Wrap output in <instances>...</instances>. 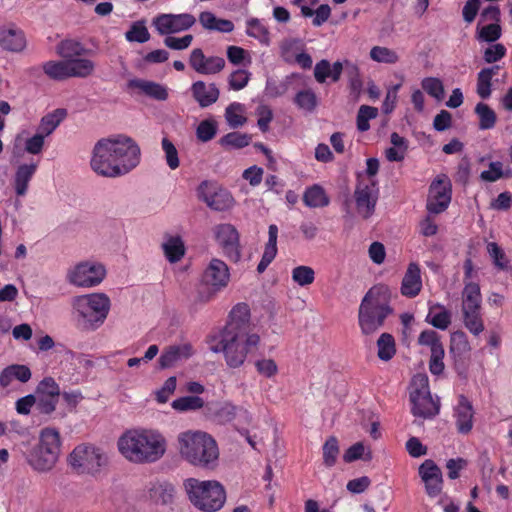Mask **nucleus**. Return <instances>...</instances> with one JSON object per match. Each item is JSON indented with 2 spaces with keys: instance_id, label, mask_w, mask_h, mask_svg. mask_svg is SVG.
<instances>
[{
  "instance_id": "obj_1",
  "label": "nucleus",
  "mask_w": 512,
  "mask_h": 512,
  "mask_svg": "<svg viewBox=\"0 0 512 512\" xmlns=\"http://www.w3.org/2000/svg\"><path fill=\"white\" fill-rule=\"evenodd\" d=\"M141 162V149L130 136L116 134L99 139L91 153L90 166L98 175L108 178L124 176Z\"/></svg>"
},
{
  "instance_id": "obj_2",
  "label": "nucleus",
  "mask_w": 512,
  "mask_h": 512,
  "mask_svg": "<svg viewBox=\"0 0 512 512\" xmlns=\"http://www.w3.org/2000/svg\"><path fill=\"white\" fill-rule=\"evenodd\" d=\"M168 441L158 429L148 427L131 428L117 440V449L129 463L136 465L153 464L167 452Z\"/></svg>"
},
{
  "instance_id": "obj_3",
  "label": "nucleus",
  "mask_w": 512,
  "mask_h": 512,
  "mask_svg": "<svg viewBox=\"0 0 512 512\" xmlns=\"http://www.w3.org/2000/svg\"><path fill=\"white\" fill-rule=\"evenodd\" d=\"M177 448L183 460L194 467L213 470L218 465L216 440L202 430H186L177 436Z\"/></svg>"
},
{
  "instance_id": "obj_4",
  "label": "nucleus",
  "mask_w": 512,
  "mask_h": 512,
  "mask_svg": "<svg viewBox=\"0 0 512 512\" xmlns=\"http://www.w3.org/2000/svg\"><path fill=\"white\" fill-rule=\"evenodd\" d=\"M111 300L103 292L78 295L71 300L72 316L76 326L83 331L101 327L110 312Z\"/></svg>"
},
{
  "instance_id": "obj_5",
  "label": "nucleus",
  "mask_w": 512,
  "mask_h": 512,
  "mask_svg": "<svg viewBox=\"0 0 512 512\" xmlns=\"http://www.w3.org/2000/svg\"><path fill=\"white\" fill-rule=\"evenodd\" d=\"M219 342L211 347L215 353L222 352L226 364L230 368L241 367L248 354L253 353L259 346L260 337L256 333L242 335L232 326H226L220 333Z\"/></svg>"
},
{
  "instance_id": "obj_6",
  "label": "nucleus",
  "mask_w": 512,
  "mask_h": 512,
  "mask_svg": "<svg viewBox=\"0 0 512 512\" xmlns=\"http://www.w3.org/2000/svg\"><path fill=\"white\" fill-rule=\"evenodd\" d=\"M184 488L191 503L204 512L220 510L226 500L224 487L215 480L188 478L184 481Z\"/></svg>"
},
{
  "instance_id": "obj_7",
  "label": "nucleus",
  "mask_w": 512,
  "mask_h": 512,
  "mask_svg": "<svg viewBox=\"0 0 512 512\" xmlns=\"http://www.w3.org/2000/svg\"><path fill=\"white\" fill-rule=\"evenodd\" d=\"M383 288H371L361 301L358 312V322L365 335L375 333L384 324L385 319L392 313L389 304L381 300Z\"/></svg>"
},
{
  "instance_id": "obj_8",
  "label": "nucleus",
  "mask_w": 512,
  "mask_h": 512,
  "mask_svg": "<svg viewBox=\"0 0 512 512\" xmlns=\"http://www.w3.org/2000/svg\"><path fill=\"white\" fill-rule=\"evenodd\" d=\"M482 294L479 283L465 281L461 292V315L465 328L478 336L484 331L482 318Z\"/></svg>"
},
{
  "instance_id": "obj_9",
  "label": "nucleus",
  "mask_w": 512,
  "mask_h": 512,
  "mask_svg": "<svg viewBox=\"0 0 512 512\" xmlns=\"http://www.w3.org/2000/svg\"><path fill=\"white\" fill-rule=\"evenodd\" d=\"M410 401L412 403V413L416 417L432 418L439 413V399L432 397L428 377L425 374H417L412 378Z\"/></svg>"
},
{
  "instance_id": "obj_10",
  "label": "nucleus",
  "mask_w": 512,
  "mask_h": 512,
  "mask_svg": "<svg viewBox=\"0 0 512 512\" xmlns=\"http://www.w3.org/2000/svg\"><path fill=\"white\" fill-rule=\"evenodd\" d=\"M68 461L77 472L95 475L107 465L108 456L99 447L91 444H81L73 449Z\"/></svg>"
},
{
  "instance_id": "obj_11",
  "label": "nucleus",
  "mask_w": 512,
  "mask_h": 512,
  "mask_svg": "<svg viewBox=\"0 0 512 512\" xmlns=\"http://www.w3.org/2000/svg\"><path fill=\"white\" fill-rule=\"evenodd\" d=\"M107 274L103 263L96 260H84L71 266L66 273V280L78 288H94L100 285Z\"/></svg>"
},
{
  "instance_id": "obj_12",
  "label": "nucleus",
  "mask_w": 512,
  "mask_h": 512,
  "mask_svg": "<svg viewBox=\"0 0 512 512\" xmlns=\"http://www.w3.org/2000/svg\"><path fill=\"white\" fill-rule=\"evenodd\" d=\"M197 197L210 209L225 211L234 206L235 200L232 194L225 188L213 181H203L199 184Z\"/></svg>"
},
{
  "instance_id": "obj_13",
  "label": "nucleus",
  "mask_w": 512,
  "mask_h": 512,
  "mask_svg": "<svg viewBox=\"0 0 512 512\" xmlns=\"http://www.w3.org/2000/svg\"><path fill=\"white\" fill-rule=\"evenodd\" d=\"M379 189L374 179H359L354 198L359 216L364 219L371 217L375 211Z\"/></svg>"
},
{
  "instance_id": "obj_14",
  "label": "nucleus",
  "mask_w": 512,
  "mask_h": 512,
  "mask_svg": "<svg viewBox=\"0 0 512 512\" xmlns=\"http://www.w3.org/2000/svg\"><path fill=\"white\" fill-rule=\"evenodd\" d=\"M452 196L451 181L445 174L437 176L429 187L427 199V210L433 214H439L445 211Z\"/></svg>"
},
{
  "instance_id": "obj_15",
  "label": "nucleus",
  "mask_w": 512,
  "mask_h": 512,
  "mask_svg": "<svg viewBox=\"0 0 512 512\" xmlns=\"http://www.w3.org/2000/svg\"><path fill=\"white\" fill-rule=\"evenodd\" d=\"M196 18L190 13H163L153 19V26L160 35H172L190 29Z\"/></svg>"
},
{
  "instance_id": "obj_16",
  "label": "nucleus",
  "mask_w": 512,
  "mask_h": 512,
  "mask_svg": "<svg viewBox=\"0 0 512 512\" xmlns=\"http://www.w3.org/2000/svg\"><path fill=\"white\" fill-rule=\"evenodd\" d=\"M215 237L223 249L224 254L233 261H238L241 253L239 234L231 224H220L215 228Z\"/></svg>"
},
{
  "instance_id": "obj_17",
  "label": "nucleus",
  "mask_w": 512,
  "mask_h": 512,
  "mask_svg": "<svg viewBox=\"0 0 512 512\" xmlns=\"http://www.w3.org/2000/svg\"><path fill=\"white\" fill-rule=\"evenodd\" d=\"M191 68L202 75H214L221 72L225 67V60L220 56H205L200 48H195L189 56Z\"/></svg>"
},
{
  "instance_id": "obj_18",
  "label": "nucleus",
  "mask_w": 512,
  "mask_h": 512,
  "mask_svg": "<svg viewBox=\"0 0 512 512\" xmlns=\"http://www.w3.org/2000/svg\"><path fill=\"white\" fill-rule=\"evenodd\" d=\"M419 476L429 497H436L442 491L443 476L440 468L431 460H425L418 468Z\"/></svg>"
},
{
  "instance_id": "obj_19",
  "label": "nucleus",
  "mask_w": 512,
  "mask_h": 512,
  "mask_svg": "<svg viewBox=\"0 0 512 512\" xmlns=\"http://www.w3.org/2000/svg\"><path fill=\"white\" fill-rule=\"evenodd\" d=\"M230 279L228 266L220 259H212L203 274V281L213 293L225 288Z\"/></svg>"
},
{
  "instance_id": "obj_20",
  "label": "nucleus",
  "mask_w": 512,
  "mask_h": 512,
  "mask_svg": "<svg viewBox=\"0 0 512 512\" xmlns=\"http://www.w3.org/2000/svg\"><path fill=\"white\" fill-rule=\"evenodd\" d=\"M27 39L24 31L14 24L0 26V47L9 52L20 53L25 50Z\"/></svg>"
},
{
  "instance_id": "obj_21",
  "label": "nucleus",
  "mask_w": 512,
  "mask_h": 512,
  "mask_svg": "<svg viewBox=\"0 0 512 512\" xmlns=\"http://www.w3.org/2000/svg\"><path fill=\"white\" fill-rule=\"evenodd\" d=\"M25 459L33 470L47 472L55 466L59 458L52 454L49 449L36 444L25 452Z\"/></svg>"
},
{
  "instance_id": "obj_22",
  "label": "nucleus",
  "mask_w": 512,
  "mask_h": 512,
  "mask_svg": "<svg viewBox=\"0 0 512 512\" xmlns=\"http://www.w3.org/2000/svg\"><path fill=\"white\" fill-rule=\"evenodd\" d=\"M39 166V161L31 160L27 163H21L16 167L13 176V187L19 197L27 194L29 183L35 175Z\"/></svg>"
},
{
  "instance_id": "obj_23",
  "label": "nucleus",
  "mask_w": 512,
  "mask_h": 512,
  "mask_svg": "<svg viewBox=\"0 0 512 512\" xmlns=\"http://www.w3.org/2000/svg\"><path fill=\"white\" fill-rule=\"evenodd\" d=\"M454 418L459 433L467 434L473 428L474 409L472 403L464 396L458 397L454 407Z\"/></svg>"
},
{
  "instance_id": "obj_24",
  "label": "nucleus",
  "mask_w": 512,
  "mask_h": 512,
  "mask_svg": "<svg viewBox=\"0 0 512 512\" xmlns=\"http://www.w3.org/2000/svg\"><path fill=\"white\" fill-rule=\"evenodd\" d=\"M205 415L212 418L220 423H226L232 421L239 411L247 414L246 410H243L230 402H211L205 407Z\"/></svg>"
},
{
  "instance_id": "obj_25",
  "label": "nucleus",
  "mask_w": 512,
  "mask_h": 512,
  "mask_svg": "<svg viewBox=\"0 0 512 512\" xmlns=\"http://www.w3.org/2000/svg\"><path fill=\"white\" fill-rule=\"evenodd\" d=\"M422 289L421 270L417 263L411 262L401 283V294L408 298L416 297Z\"/></svg>"
},
{
  "instance_id": "obj_26",
  "label": "nucleus",
  "mask_w": 512,
  "mask_h": 512,
  "mask_svg": "<svg viewBox=\"0 0 512 512\" xmlns=\"http://www.w3.org/2000/svg\"><path fill=\"white\" fill-rule=\"evenodd\" d=\"M193 353V347L188 343L169 346L161 354L159 365L163 369L173 367L178 362L190 358Z\"/></svg>"
},
{
  "instance_id": "obj_27",
  "label": "nucleus",
  "mask_w": 512,
  "mask_h": 512,
  "mask_svg": "<svg viewBox=\"0 0 512 512\" xmlns=\"http://www.w3.org/2000/svg\"><path fill=\"white\" fill-rule=\"evenodd\" d=\"M191 92L199 106L203 108L214 104L220 95V91L214 83L206 84L203 81L194 82Z\"/></svg>"
},
{
  "instance_id": "obj_28",
  "label": "nucleus",
  "mask_w": 512,
  "mask_h": 512,
  "mask_svg": "<svg viewBox=\"0 0 512 512\" xmlns=\"http://www.w3.org/2000/svg\"><path fill=\"white\" fill-rule=\"evenodd\" d=\"M31 378V371L25 365H10L0 373V386L8 388L13 385L14 381L26 383Z\"/></svg>"
},
{
  "instance_id": "obj_29",
  "label": "nucleus",
  "mask_w": 512,
  "mask_h": 512,
  "mask_svg": "<svg viewBox=\"0 0 512 512\" xmlns=\"http://www.w3.org/2000/svg\"><path fill=\"white\" fill-rule=\"evenodd\" d=\"M343 72L341 61H336L333 65L328 60H321L314 67V77L320 84L325 83L327 78H331L333 82H337Z\"/></svg>"
},
{
  "instance_id": "obj_30",
  "label": "nucleus",
  "mask_w": 512,
  "mask_h": 512,
  "mask_svg": "<svg viewBox=\"0 0 512 512\" xmlns=\"http://www.w3.org/2000/svg\"><path fill=\"white\" fill-rule=\"evenodd\" d=\"M129 86L158 101H165L169 95L166 86L153 81L133 79L129 81Z\"/></svg>"
},
{
  "instance_id": "obj_31",
  "label": "nucleus",
  "mask_w": 512,
  "mask_h": 512,
  "mask_svg": "<svg viewBox=\"0 0 512 512\" xmlns=\"http://www.w3.org/2000/svg\"><path fill=\"white\" fill-rule=\"evenodd\" d=\"M278 227L271 224L268 228V241L265 244L262 258L257 266V271L263 273L277 255Z\"/></svg>"
},
{
  "instance_id": "obj_32",
  "label": "nucleus",
  "mask_w": 512,
  "mask_h": 512,
  "mask_svg": "<svg viewBox=\"0 0 512 512\" xmlns=\"http://www.w3.org/2000/svg\"><path fill=\"white\" fill-rule=\"evenodd\" d=\"M161 247L170 263L179 262L185 255V245L179 235H166Z\"/></svg>"
},
{
  "instance_id": "obj_33",
  "label": "nucleus",
  "mask_w": 512,
  "mask_h": 512,
  "mask_svg": "<svg viewBox=\"0 0 512 512\" xmlns=\"http://www.w3.org/2000/svg\"><path fill=\"white\" fill-rule=\"evenodd\" d=\"M202 27L209 31L229 33L234 30V24L230 20L217 18L212 12L204 11L199 15Z\"/></svg>"
},
{
  "instance_id": "obj_34",
  "label": "nucleus",
  "mask_w": 512,
  "mask_h": 512,
  "mask_svg": "<svg viewBox=\"0 0 512 512\" xmlns=\"http://www.w3.org/2000/svg\"><path fill=\"white\" fill-rule=\"evenodd\" d=\"M67 117V110L58 108L43 116L40 120L37 131L43 136L51 135Z\"/></svg>"
},
{
  "instance_id": "obj_35",
  "label": "nucleus",
  "mask_w": 512,
  "mask_h": 512,
  "mask_svg": "<svg viewBox=\"0 0 512 512\" xmlns=\"http://www.w3.org/2000/svg\"><path fill=\"white\" fill-rule=\"evenodd\" d=\"M42 448L49 449L52 454L59 458L61 452V437L57 429L52 427L43 428L38 437V443Z\"/></svg>"
},
{
  "instance_id": "obj_36",
  "label": "nucleus",
  "mask_w": 512,
  "mask_h": 512,
  "mask_svg": "<svg viewBox=\"0 0 512 512\" xmlns=\"http://www.w3.org/2000/svg\"><path fill=\"white\" fill-rule=\"evenodd\" d=\"M451 316V312L447 310L445 306L442 304H434L429 308L426 322L437 329L446 330L451 324Z\"/></svg>"
},
{
  "instance_id": "obj_37",
  "label": "nucleus",
  "mask_w": 512,
  "mask_h": 512,
  "mask_svg": "<svg viewBox=\"0 0 512 512\" xmlns=\"http://www.w3.org/2000/svg\"><path fill=\"white\" fill-rule=\"evenodd\" d=\"M303 202L310 208H320L327 206L330 200L323 187L314 184L306 188L303 195Z\"/></svg>"
},
{
  "instance_id": "obj_38",
  "label": "nucleus",
  "mask_w": 512,
  "mask_h": 512,
  "mask_svg": "<svg viewBox=\"0 0 512 512\" xmlns=\"http://www.w3.org/2000/svg\"><path fill=\"white\" fill-rule=\"evenodd\" d=\"M175 496V487L168 482H157L150 489V497L154 502L162 505H168L173 502Z\"/></svg>"
},
{
  "instance_id": "obj_39",
  "label": "nucleus",
  "mask_w": 512,
  "mask_h": 512,
  "mask_svg": "<svg viewBox=\"0 0 512 512\" xmlns=\"http://www.w3.org/2000/svg\"><path fill=\"white\" fill-rule=\"evenodd\" d=\"M246 34L258 40L262 45L270 44V32L264 22L258 18H250L246 21Z\"/></svg>"
},
{
  "instance_id": "obj_40",
  "label": "nucleus",
  "mask_w": 512,
  "mask_h": 512,
  "mask_svg": "<svg viewBox=\"0 0 512 512\" xmlns=\"http://www.w3.org/2000/svg\"><path fill=\"white\" fill-rule=\"evenodd\" d=\"M67 65L70 78L87 77L93 73L95 68L93 61L80 57H75L67 60Z\"/></svg>"
},
{
  "instance_id": "obj_41",
  "label": "nucleus",
  "mask_w": 512,
  "mask_h": 512,
  "mask_svg": "<svg viewBox=\"0 0 512 512\" xmlns=\"http://www.w3.org/2000/svg\"><path fill=\"white\" fill-rule=\"evenodd\" d=\"M44 73L52 80L61 81L70 78L67 60H50L42 65Z\"/></svg>"
},
{
  "instance_id": "obj_42",
  "label": "nucleus",
  "mask_w": 512,
  "mask_h": 512,
  "mask_svg": "<svg viewBox=\"0 0 512 512\" xmlns=\"http://www.w3.org/2000/svg\"><path fill=\"white\" fill-rule=\"evenodd\" d=\"M340 454L339 441L336 437L330 436L322 446V459L326 468L333 467Z\"/></svg>"
},
{
  "instance_id": "obj_43",
  "label": "nucleus",
  "mask_w": 512,
  "mask_h": 512,
  "mask_svg": "<svg viewBox=\"0 0 512 512\" xmlns=\"http://www.w3.org/2000/svg\"><path fill=\"white\" fill-rule=\"evenodd\" d=\"M499 66H493L482 69L478 74L477 79V93L478 95L486 99L491 94V79L498 72Z\"/></svg>"
},
{
  "instance_id": "obj_44",
  "label": "nucleus",
  "mask_w": 512,
  "mask_h": 512,
  "mask_svg": "<svg viewBox=\"0 0 512 512\" xmlns=\"http://www.w3.org/2000/svg\"><path fill=\"white\" fill-rule=\"evenodd\" d=\"M230 322L227 326H232L235 331H239L242 326H245L250 320V309L245 303H238L230 312Z\"/></svg>"
},
{
  "instance_id": "obj_45",
  "label": "nucleus",
  "mask_w": 512,
  "mask_h": 512,
  "mask_svg": "<svg viewBox=\"0 0 512 512\" xmlns=\"http://www.w3.org/2000/svg\"><path fill=\"white\" fill-rule=\"evenodd\" d=\"M57 54L64 60L80 57L84 53L82 44L75 40H63L56 47Z\"/></svg>"
},
{
  "instance_id": "obj_46",
  "label": "nucleus",
  "mask_w": 512,
  "mask_h": 512,
  "mask_svg": "<svg viewBox=\"0 0 512 512\" xmlns=\"http://www.w3.org/2000/svg\"><path fill=\"white\" fill-rule=\"evenodd\" d=\"M378 357L383 361H389L396 353L395 340L389 333H383L377 340Z\"/></svg>"
},
{
  "instance_id": "obj_47",
  "label": "nucleus",
  "mask_w": 512,
  "mask_h": 512,
  "mask_svg": "<svg viewBox=\"0 0 512 512\" xmlns=\"http://www.w3.org/2000/svg\"><path fill=\"white\" fill-rule=\"evenodd\" d=\"M370 58L378 63L395 64L399 61L398 53L384 46H374L370 50Z\"/></svg>"
},
{
  "instance_id": "obj_48",
  "label": "nucleus",
  "mask_w": 512,
  "mask_h": 512,
  "mask_svg": "<svg viewBox=\"0 0 512 512\" xmlns=\"http://www.w3.org/2000/svg\"><path fill=\"white\" fill-rule=\"evenodd\" d=\"M475 112L479 118V128L481 130L492 129L496 124L495 112L485 103H478Z\"/></svg>"
},
{
  "instance_id": "obj_49",
  "label": "nucleus",
  "mask_w": 512,
  "mask_h": 512,
  "mask_svg": "<svg viewBox=\"0 0 512 512\" xmlns=\"http://www.w3.org/2000/svg\"><path fill=\"white\" fill-rule=\"evenodd\" d=\"M225 118L228 125L232 128L242 126L246 122L244 116V105L238 102L231 103L225 111Z\"/></svg>"
},
{
  "instance_id": "obj_50",
  "label": "nucleus",
  "mask_w": 512,
  "mask_h": 512,
  "mask_svg": "<svg viewBox=\"0 0 512 512\" xmlns=\"http://www.w3.org/2000/svg\"><path fill=\"white\" fill-rule=\"evenodd\" d=\"M294 102L299 109L306 112L314 111L318 104L317 96L311 89L299 91L294 98Z\"/></svg>"
},
{
  "instance_id": "obj_51",
  "label": "nucleus",
  "mask_w": 512,
  "mask_h": 512,
  "mask_svg": "<svg viewBox=\"0 0 512 512\" xmlns=\"http://www.w3.org/2000/svg\"><path fill=\"white\" fill-rule=\"evenodd\" d=\"M487 252L491 257L493 264L499 270L508 271L510 269L509 259L506 256L504 250L499 247L497 243L489 242L487 244Z\"/></svg>"
},
{
  "instance_id": "obj_52",
  "label": "nucleus",
  "mask_w": 512,
  "mask_h": 512,
  "mask_svg": "<svg viewBox=\"0 0 512 512\" xmlns=\"http://www.w3.org/2000/svg\"><path fill=\"white\" fill-rule=\"evenodd\" d=\"M161 148L163 150L167 166L171 170L177 169L180 166L178 150L168 137L162 138Z\"/></svg>"
},
{
  "instance_id": "obj_53",
  "label": "nucleus",
  "mask_w": 512,
  "mask_h": 512,
  "mask_svg": "<svg viewBox=\"0 0 512 512\" xmlns=\"http://www.w3.org/2000/svg\"><path fill=\"white\" fill-rule=\"evenodd\" d=\"M251 76L252 74L246 69L234 70L229 74L227 79L229 89L233 91L244 89L248 85Z\"/></svg>"
},
{
  "instance_id": "obj_54",
  "label": "nucleus",
  "mask_w": 512,
  "mask_h": 512,
  "mask_svg": "<svg viewBox=\"0 0 512 512\" xmlns=\"http://www.w3.org/2000/svg\"><path fill=\"white\" fill-rule=\"evenodd\" d=\"M125 37L129 42L145 43L150 39V34L144 21H137L125 33Z\"/></svg>"
},
{
  "instance_id": "obj_55",
  "label": "nucleus",
  "mask_w": 512,
  "mask_h": 512,
  "mask_svg": "<svg viewBox=\"0 0 512 512\" xmlns=\"http://www.w3.org/2000/svg\"><path fill=\"white\" fill-rule=\"evenodd\" d=\"M171 405L175 410L185 412L204 407V401L198 396H185L175 399Z\"/></svg>"
},
{
  "instance_id": "obj_56",
  "label": "nucleus",
  "mask_w": 512,
  "mask_h": 512,
  "mask_svg": "<svg viewBox=\"0 0 512 512\" xmlns=\"http://www.w3.org/2000/svg\"><path fill=\"white\" fill-rule=\"evenodd\" d=\"M378 109L372 106H360L357 114V128L359 131L364 132L370 128L369 121L376 118Z\"/></svg>"
},
{
  "instance_id": "obj_57",
  "label": "nucleus",
  "mask_w": 512,
  "mask_h": 512,
  "mask_svg": "<svg viewBox=\"0 0 512 512\" xmlns=\"http://www.w3.org/2000/svg\"><path fill=\"white\" fill-rule=\"evenodd\" d=\"M292 279L300 286H307L314 282L315 272L309 266H297L292 270Z\"/></svg>"
},
{
  "instance_id": "obj_58",
  "label": "nucleus",
  "mask_w": 512,
  "mask_h": 512,
  "mask_svg": "<svg viewBox=\"0 0 512 512\" xmlns=\"http://www.w3.org/2000/svg\"><path fill=\"white\" fill-rule=\"evenodd\" d=\"M421 85L424 91L436 100L440 101L444 98V86L440 79L427 77L422 80Z\"/></svg>"
},
{
  "instance_id": "obj_59",
  "label": "nucleus",
  "mask_w": 512,
  "mask_h": 512,
  "mask_svg": "<svg viewBox=\"0 0 512 512\" xmlns=\"http://www.w3.org/2000/svg\"><path fill=\"white\" fill-rule=\"evenodd\" d=\"M451 351L458 355L465 354L470 351V344L466 334L463 331H455L451 334Z\"/></svg>"
},
{
  "instance_id": "obj_60",
  "label": "nucleus",
  "mask_w": 512,
  "mask_h": 512,
  "mask_svg": "<svg viewBox=\"0 0 512 512\" xmlns=\"http://www.w3.org/2000/svg\"><path fill=\"white\" fill-rule=\"evenodd\" d=\"M36 395L58 398L60 395V387L53 378L46 377L39 383Z\"/></svg>"
},
{
  "instance_id": "obj_61",
  "label": "nucleus",
  "mask_w": 512,
  "mask_h": 512,
  "mask_svg": "<svg viewBox=\"0 0 512 512\" xmlns=\"http://www.w3.org/2000/svg\"><path fill=\"white\" fill-rule=\"evenodd\" d=\"M227 58L234 65H249L251 63L248 51L239 46H229L227 48Z\"/></svg>"
},
{
  "instance_id": "obj_62",
  "label": "nucleus",
  "mask_w": 512,
  "mask_h": 512,
  "mask_svg": "<svg viewBox=\"0 0 512 512\" xmlns=\"http://www.w3.org/2000/svg\"><path fill=\"white\" fill-rule=\"evenodd\" d=\"M418 343L422 346L429 347L431 353H434L436 349H444L438 333L434 330H424L421 332Z\"/></svg>"
},
{
  "instance_id": "obj_63",
  "label": "nucleus",
  "mask_w": 512,
  "mask_h": 512,
  "mask_svg": "<svg viewBox=\"0 0 512 512\" xmlns=\"http://www.w3.org/2000/svg\"><path fill=\"white\" fill-rule=\"evenodd\" d=\"M192 41L193 36L191 34L184 35L183 37L167 35L163 43L169 49L181 51L187 49L192 44Z\"/></svg>"
},
{
  "instance_id": "obj_64",
  "label": "nucleus",
  "mask_w": 512,
  "mask_h": 512,
  "mask_svg": "<svg viewBox=\"0 0 512 512\" xmlns=\"http://www.w3.org/2000/svg\"><path fill=\"white\" fill-rule=\"evenodd\" d=\"M45 138V136L37 131L33 136L25 140L24 150L32 155L41 154L44 149Z\"/></svg>"
}]
</instances>
